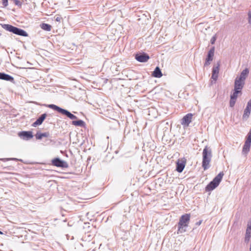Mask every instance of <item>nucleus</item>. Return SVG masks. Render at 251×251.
<instances>
[{
	"label": "nucleus",
	"mask_w": 251,
	"mask_h": 251,
	"mask_svg": "<svg viewBox=\"0 0 251 251\" xmlns=\"http://www.w3.org/2000/svg\"><path fill=\"white\" fill-rule=\"evenodd\" d=\"M249 71L248 69H245L244 70L242 71L241 72L240 75L239 76L237 77L238 79L242 80V81H244L245 82V80L246 78H247L248 74H249Z\"/></svg>",
	"instance_id": "obj_19"
},
{
	"label": "nucleus",
	"mask_w": 251,
	"mask_h": 251,
	"mask_svg": "<svg viewBox=\"0 0 251 251\" xmlns=\"http://www.w3.org/2000/svg\"><path fill=\"white\" fill-rule=\"evenodd\" d=\"M49 107L51 108L54 110L57 111L58 112L62 114V115L66 116L70 119L74 120L76 119L77 117L75 115L70 113L69 111L59 107V106L54 104H50L48 106Z\"/></svg>",
	"instance_id": "obj_5"
},
{
	"label": "nucleus",
	"mask_w": 251,
	"mask_h": 251,
	"mask_svg": "<svg viewBox=\"0 0 251 251\" xmlns=\"http://www.w3.org/2000/svg\"><path fill=\"white\" fill-rule=\"evenodd\" d=\"M0 79L4 80L14 83V79L11 75L3 73H0Z\"/></svg>",
	"instance_id": "obj_16"
},
{
	"label": "nucleus",
	"mask_w": 251,
	"mask_h": 251,
	"mask_svg": "<svg viewBox=\"0 0 251 251\" xmlns=\"http://www.w3.org/2000/svg\"><path fill=\"white\" fill-rule=\"evenodd\" d=\"M248 22L249 24H251V11L248 13Z\"/></svg>",
	"instance_id": "obj_27"
},
{
	"label": "nucleus",
	"mask_w": 251,
	"mask_h": 251,
	"mask_svg": "<svg viewBox=\"0 0 251 251\" xmlns=\"http://www.w3.org/2000/svg\"><path fill=\"white\" fill-rule=\"evenodd\" d=\"M14 3L17 5H21V2L18 0H14Z\"/></svg>",
	"instance_id": "obj_29"
},
{
	"label": "nucleus",
	"mask_w": 251,
	"mask_h": 251,
	"mask_svg": "<svg viewBox=\"0 0 251 251\" xmlns=\"http://www.w3.org/2000/svg\"><path fill=\"white\" fill-rule=\"evenodd\" d=\"M46 116V114H42L40 117L38 118L34 123H33L32 126L36 127L38 125H40L45 119Z\"/></svg>",
	"instance_id": "obj_18"
},
{
	"label": "nucleus",
	"mask_w": 251,
	"mask_h": 251,
	"mask_svg": "<svg viewBox=\"0 0 251 251\" xmlns=\"http://www.w3.org/2000/svg\"><path fill=\"white\" fill-rule=\"evenodd\" d=\"M251 143V128L248 134L247 138L243 148L242 153L246 154L250 151Z\"/></svg>",
	"instance_id": "obj_6"
},
{
	"label": "nucleus",
	"mask_w": 251,
	"mask_h": 251,
	"mask_svg": "<svg viewBox=\"0 0 251 251\" xmlns=\"http://www.w3.org/2000/svg\"><path fill=\"white\" fill-rule=\"evenodd\" d=\"M216 40V36H213V37L211 38V40H210V42H211V43L212 44H214L215 43V42Z\"/></svg>",
	"instance_id": "obj_26"
},
{
	"label": "nucleus",
	"mask_w": 251,
	"mask_h": 251,
	"mask_svg": "<svg viewBox=\"0 0 251 251\" xmlns=\"http://www.w3.org/2000/svg\"><path fill=\"white\" fill-rule=\"evenodd\" d=\"M149 58L150 56L144 52L137 53L135 55V59L140 62H146Z\"/></svg>",
	"instance_id": "obj_10"
},
{
	"label": "nucleus",
	"mask_w": 251,
	"mask_h": 251,
	"mask_svg": "<svg viewBox=\"0 0 251 251\" xmlns=\"http://www.w3.org/2000/svg\"><path fill=\"white\" fill-rule=\"evenodd\" d=\"M236 99L230 97V101H229L230 107H233L236 103Z\"/></svg>",
	"instance_id": "obj_25"
},
{
	"label": "nucleus",
	"mask_w": 251,
	"mask_h": 251,
	"mask_svg": "<svg viewBox=\"0 0 251 251\" xmlns=\"http://www.w3.org/2000/svg\"><path fill=\"white\" fill-rule=\"evenodd\" d=\"M193 114L189 113L186 115L181 120V124L184 126H188L192 121Z\"/></svg>",
	"instance_id": "obj_11"
},
{
	"label": "nucleus",
	"mask_w": 251,
	"mask_h": 251,
	"mask_svg": "<svg viewBox=\"0 0 251 251\" xmlns=\"http://www.w3.org/2000/svg\"><path fill=\"white\" fill-rule=\"evenodd\" d=\"M251 237V222H249L247 226V228L246 231L245 237V242L248 243Z\"/></svg>",
	"instance_id": "obj_15"
},
{
	"label": "nucleus",
	"mask_w": 251,
	"mask_h": 251,
	"mask_svg": "<svg viewBox=\"0 0 251 251\" xmlns=\"http://www.w3.org/2000/svg\"><path fill=\"white\" fill-rule=\"evenodd\" d=\"M153 75L155 77L159 78L162 76L161 70L158 67H156L153 72Z\"/></svg>",
	"instance_id": "obj_20"
},
{
	"label": "nucleus",
	"mask_w": 251,
	"mask_h": 251,
	"mask_svg": "<svg viewBox=\"0 0 251 251\" xmlns=\"http://www.w3.org/2000/svg\"><path fill=\"white\" fill-rule=\"evenodd\" d=\"M239 93H241V91H240V90H234V92L232 95H231L230 97L236 100L238 97V95Z\"/></svg>",
	"instance_id": "obj_24"
},
{
	"label": "nucleus",
	"mask_w": 251,
	"mask_h": 251,
	"mask_svg": "<svg viewBox=\"0 0 251 251\" xmlns=\"http://www.w3.org/2000/svg\"><path fill=\"white\" fill-rule=\"evenodd\" d=\"M224 175L223 172H220L206 187V191H210L216 188L222 180Z\"/></svg>",
	"instance_id": "obj_4"
},
{
	"label": "nucleus",
	"mask_w": 251,
	"mask_h": 251,
	"mask_svg": "<svg viewBox=\"0 0 251 251\" xmlns=\"http://www.w3.org/2000/svg\"><path fill=\"white\" fill-rule=\"evenodd\" d=\"M41 27L42 29L48 31H50L51 28V26L50 25L45 23L41 24Z\"/></svg>",
	"instance_id": "obj_22"
},
{
	"label": "nucleus",
	"mask_w": 251,
	"mask_h": 251,
	"mask_svg": "<svg viewBox=\"0 0 251 251\" xmlns=\"http://www.w3.org/2000/svg\"><path fill=\"white\" fill-rule=\"evenodd\" d=\"M62 18L60 16H57L55 18V21L58 22H60Z\"/></svg>",
	"instance_id": "obj_30"
},
{
	"label": "nucleus",
	"mask_w": 251,
	"mask_h": 251,
	"mask_svg": "<svg viewBox=\"0 0 251 251\" xmlns=\"http://www.w3.org/2000/svg\"><path fill=\"white\" fill-rule=\"evenodd\" d=\"M72 124L75 126H83L84 125V122L81 120H79L77 121H73Z\"/></svg>",
	"instance_id": "obj_23"
},
{
	"label": "nucleus",
	"mask_w": 251,
	"mask_h": 251,
	"mask_svg": "<svg viewBox=\"0 0 251 251\" xmlns=\"http://www.w3.org/2000/svg\"><path fill=\"white\" fill-rule=\"evenodd\" d=\"M212 157L211 149L205 146L202 152V166L204 170L209 168V163Z\"/></svg>",
	"instance_id": "obj_1"
},
{
	"label": "nucleus",
	"mask_w": 251,
	"mask_h": 251,
	"mask_svg": "<svg viewBox=\"0 0 251 251\" xmlns=\"http://www.w3.org/2000/svg\"><path fill=\"white\" fill-rule=\"evenodd\" d=\"M251 112V99L249 100L247 103L246 107L244 109V113L242 116V119L244 120H247L250 115Z\"/></svg>",
	"instance_id": "obj_9"
},
{
	"label": "nucleus",
	"mask_w": 251,
	"mask_h": 251,
	"mask_svg": "<svg viewBox=\"0 0 251 251\" xmlns=\"http://www.w3.org/2000/svg\"><path fill=\"white\" fill-rule=\"evenodd\" d=\"M244 84L245 82L244 81L236 77L234 82V90H240L241 91Z\"/></svg>",
	"instance_id": "obj_14"
},
{
	"label": "nucleus",
	"mask_w": 251,
	"mask_h": 251,
	"mask_svg": "<svg viewBox=\"0 0 251 251\" xmlns=\"http://www.w3.org/2000/svg\"><path fill=\"white\" fill-rule=\"evenodd\" d=\"M12 160H15V159H16V158H12Z\"/></svg>",
	"instance_id": "obj_33"
},
{
	"label": "nucleus",
	"mask_w": 251,
	"mask_h": 251,
	"mask_svg": "<svg viewBox=\"0 0 251 251\" xmlns=\"http://www.w3.org/2000/svg\"><path fill=\"white\" fill-rule=\"evenodd\" d=\"M49 135V133L48 132L40 133L37 132L35 135L36 138L37 139H41L43 137H47Z\"/></svg>",
	"instance_id": "obj_21"
},
{
	"label": "nucleus",
	"mask_w": 251,
	"mask_h": 251,
	"mask_svg": "<svg viewBox=\"0 0 251 251\" xmlns=\"http://www.w3.org/2000/svg\"><path fill=\"white\" fill-rule=\"evenodd\" d=\"M19 136L24 140H28L33 137L31 131H22L18 133Z\"/></svg>",
	"instance_id": "obj_13"
},
{
	"label": "nucleus",
	"mask_w": 251,
	"mask_h": 251,
	"mask_svg": "<svg viewBox=\"0 0 251 251\" xmlns=\"http://www.w3.org/2000/svg\"><path fill=\"white\" fill-rule=\"evenodd\" d=\"M2 0V4L4 6H6L8 5V0Z\"/></svg>",
	"instance_id": "obj_28"
},
{
	"label": "nucleus",
	"mask_w": 251,
	"mask_h": 251,
	"mask_svg": "<svg viewBox=\"0 0 251 251\" xmlns=\"http://www.w3.org/2000/svg\"><path fill=\"white\" fill-rule=\"evenodd\" d=\"M215 48L213 47L208 51L207 57L205 59V62L204 63V66H209L211 61L213 59V56L214 54Z\"/></svg>",
	"instance_id": "obj_8"
},
{
	"label": "nucleus",
	"mask_w": 251,
	"mask_h": 251,
	"mask_svg": "<svg viewBox=\"0 0 251 251\" xmlns=\"http://www.w3.org/2000/svg\"><path fill=\"white\" fill-rule=\"evenodd\" d=\"M2 27L7 31L12 32L15 34L24 37H26L28 36L27 33L25 30L12 25L4 24L2 25Z\"/></svg>",
	"instance_id": "obj_3"
},
{
	"label": "nucleus",
	"mask_w": 251,
	"mask_h": 251,
	"mask_svg": "<svg viewBox=\"0 0 251 251\" xmlns=\"http://www.w3.org/2000/svg\"><path fill=\"white\" fill-rule=\"evenodd\" d=\"M2 232L1 231H0V234H2Z\"/></svg>",
	"instance_id": "obj_32"
},
{
	"label": "nucleus",
	"mask_w": 251,
	"mask_h": 251,
	"mask_svg": "<svg viewBox=\"0 0 251 251\" xmlns=\"http://www.w3.org/2000/svg\"><path fill=\"white\" fill-rule=\"evenodd\" d=\"M190 216L186 214L181 216L178 223L177 233H182L186 231V228L190 221Z\"/></svg>",
	"instance_id": "obj_2"
},
{
	"label": "nucleus",
	"mask_w": 251,
	"mask_h": 251,
	"mask_svg": "<svg viewBox=\"0 0 251 251\" xmlns=\"http://www.w3.org/2000/svg\"><path fill=\"white\" fill-rule=\"evenodd\" d=\"M220 66V62L217 63V66H214L212 69V74L211 78L214 80L216 81L218 77V74L219 72V67Z\"/></svg>",
	"instance_id": "obj_12"
},
{
	"label": "nucleus",
	"mask_w": 251,
	"mask_h": 251,
	"mask_svg": "<svg viewBox=\"0 0 251 251\" xmlns=\"http://www.w3.org/2000/svg\"><path fill=\"white\" fill-rule=\"evenodd\" d=\"M201 221H199V222L197 223V225H200L201 224Z\"/></svg>",
	"instance_id": "obj_31"
},
{
	"label": "nucleus",
	"mask_w": 251,
	"mask_h": 251,
	"mask_svg": "<svg viewBox=\"0 0 251 251\" xmlns=\"http://www.w3.org/2000/svg\"><path fill=\"white\" fill-rule=\"evenodd\" d=\"M52 163L54 166L59 167L67 168L68 167V163L59 158H56L52 160Z\"/></svg>",
	"instance_id": "obj_7"
},
{
	"label": "nucleus",
	"mask_w": 251,
	"mask_h": 251,
	"mask_svg": "<svg viewBox=\"0 0 251 251\" xmlns=\"http://www.w3.org/2000/svg\"><path fill=\"white\" fill-rule=\"evenodd\" d=\"M185 161L178 160L176 163V171L179 173H181L185 167Z\"/></svg>",
	"instance_id": "obj_17"
}]
</instances>
